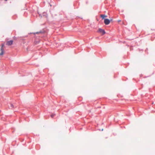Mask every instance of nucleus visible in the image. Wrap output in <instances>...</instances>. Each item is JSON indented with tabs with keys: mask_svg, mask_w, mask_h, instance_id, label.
Listing matches in <instances>:
<instances>
[{
	"mask_svg": "<svg viewBox=\"0 0 155 155\" xmlns=\"http://www.w3.org/2000/svg\"><path fill=\"white\" fill-rule=\"evenodd\" d=\"M45 31L43 29L41 30L40 31H39L37 32H36L30 33V34L33 33L34 34V35H35V34H38V35L43 34H44L45 33Z\"/></svg>",
	"mask_w": 155,
	"mask_h": 155,
	"instance_id": "nucleus-1",
	"label": "nucleus"
},
{
	"mask_svg": "<svg viewBox=\"0 0 155 155\" xmlns=\"http://www.w3.org/2000/svg\"><path fill=\"white\" fill-rule=\"evenodd\" d=\"M4 46V44H2L1 47V53H0V56L3 55L4 54V50L3 49V47Z\"/></svg>",
	"mask_w": 155,
	"mask_h": 155,
	"instance_id": "nucleus-2",
	"label": "nucleus"
},
{
	"mask_svg": "<svg viewBox=\"0 0 155 155\" xmlns=\"http://www.w3.org/2000/svg\"><path fill=\"white\" fill-rule=\"evenodd\" d=\"M112 20H110L108 18H106L104 19V23L106 25H108L109 24L110 22V21Z\"/></svg>",
	"mask_w": 155,
	"mask_h": 155,
	"instance_id": "nucleus-3",
	"label": "nucleus"
},
{
	"mask_svg": "<svg viewBox=\"0 0 155 155\" xmlns=\"http://www.w3.org/2000/svg\"><path fill=\"white\" fill-rule=\"evenodd\" d=\"M98 32L102 33L103 35H104L106 33L105 30L104 29L101 28L99 29Z\"/></svg>",
	"mask_w": 155,
	"mask_h": 155,
	"instance_id": "nucleus-4",
	"label": "nucleus"
},
{
	"mask_svg": "<svg viewBox=\"0 0 155 155\" xmlns=\"http://www.w3.org/2000/svg\"><path fill=\"white\" fill-rule=\"evenodd\" d=\"M13 41L12 40L8 41L7 42L6 45L8 46L11 45L13 44Z\"/></svg>",
	"mask_w": 155,
	"mask_h": 155,
	"instance_id": "nucleus-5",
	"label": "nucleus"
},
{
	"mask_svg": "<svg viewBox=\"0 0 155 155\" xmlns=\"http://www.w3.org/2000/svg\"><path fill=\"white\" fill-rule=\"evenodd\" d=\"M8 106L9 107V108H11V109H12L15 107L12 104H10L9 105H8Z\"/></svg>",
	"mask_w": 155,
	"mask_h": 155,
	"instance_id": "nucleus-6",
	"label": "nucleus"
},
{
	"mask_svg": "<svg viewBox=\"0 0 155 155\" xmlns=\"http://www.w3.org/2000/svg\"><path fill=\"white\" fill-rule=\"evenodd\" d=\"M101 17L102 18V19H104H104H105V18L107 17V16L105 15L102 14V15H101Z\"/></svg>",
	"mask_w": 155,
	"mask_h": 155,
	"instance_id": "nucleus-7",
	"label": "nucleus"
},
{
	"mask_svg": "<svg viewBox=\"0 0 155 155\" xmlns=\"http://www.w3.org/2000/svg\"><path fill=\"white\" fill-rule=\"evenodd\" d=\"M55 115V114H52L51 115V117L52 118H53Z\"/></svg>",
	"mask_w": 155,
	"mask_h": 155,
	"instance_id": "nucleus-8",
	"label": "nucleus"
},
{
	"mask_svg": "<svg viewBox=\"0 0 155 155\" xmlns=\"http://www.w3.org/2000/svg\"><path fill=\"white\" fill-rule=\"evenodd\" d=\"M103 129H102L101 130H102V131H103Z\"/></svg>",
	"mask_w": 155,
	"mask_h": 155,
	"instance_id": "nucleus-9",
	"label": "nucleus"
}]
</instances>
